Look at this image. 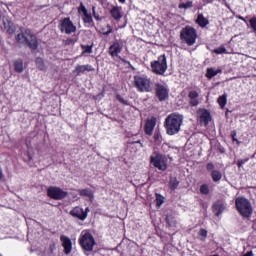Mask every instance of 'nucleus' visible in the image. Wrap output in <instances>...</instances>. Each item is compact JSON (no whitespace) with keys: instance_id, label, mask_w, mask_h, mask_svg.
<instances>
[{"instance_id":"f257e3e1","label":"nucleus","mask_w":256,"mask_h":256,"mask_svg":"<svg viewBox=\"0 0 256 256\" xmlns=\"http://www.w3.org/2000/svg\"><path fill=\"white\" fill-rule=\"evenodd\" d=\"M183 125V115L172 113L168 115L164 122L167 135H177Z\"/></svg>"},{"instance_id":"f03ea898","label":"nucleus","mask_w":256,"mask_h":256,"mask_svg":"<svg viewBox=\"0 0 256 256\" xmlns=\"http://www.w3.org/2000/svg\"><path fill=\"white\" fill-rule=\"evenodd\" d=\"M16 41L20 45H28V47H30V49H32L33 51H35V49L39 47L37 36L34 35L29 29H26L25 31L17 34Z\"/></svg>"},{"instance_id":"7ed1b4c3","label":"nucleus","mask_w":256,"mask_h":256,"mask_svg":"<svg viewBox=\"0 0 256 256\" xmlns=\"http://www.w3.org/2000/svg\"><path fill=\"white\" fill-rule=\"evenodd\" d=\"M235 205L238 213H240L242 217L249 218L251 217V215H253V206L251 205V202L247 198H236Z\"/></svg>"},{"instance_id":"20e7f679","label":"nucleus","mask_w":256,"mask_h":256,"mask_svg":"<svg viewBox=\"0 0 256 256\" xmlns=\"http://www.w3.org/2000/svg\"><path fill=\"white\" fill-rule=\"evenodd\" d=\"M180 39L189 47L195 45L197 41V30L191 26L184 27L180 32Z\"/></svg>"},{"instance_id":"39448f33","label":"nucleus","mask_w":256,"mask_h":256,"mask_svg":"<svg viewBox=\"0 0 256 256\" xmlns=\"http://www.w3.org/2000/svg\"><path fill=\"white\" fill-rule=\"evenodd\" d=\"M134 85L140 93H151L153 87L151 86V79L147 76H135Z\"/></svg>"},{"instance_id":"423d86ee","label":"nucleus","mask_w":256,"mask_h":256,"mask_svg":"<svg viewBox=\"0 0 256 256\" xmlns=\"http://www.w3.org/2000/svg\"><path fill=\"white\" fill-rule=\"evenodd\" d=\"M150 163L159 171H167V156L157 151L150 156Z\"/></svg>"},{"instance_id":"0eeeda50","label":"nucleus","mask_w":256,"mask_h":256,"mask_svg":"<svg viewBox=\"0 0 256 256\" xmlns=\"http://www.w3.org/2000/svg\"><path fill=\"white\" fill-rule=\"evenodd\" d=\"M79 243L82 249H84L86 253H89L93 251V247H95V238H93V235H91V233L83 231L80 235Z\"/></svg>"},{"instance_id":"6e6552de","label":"nucleus","mask_w":256,"mask_h":256,"mask_svg":"<svg viewBox=\"0 0 256 256\" xmlns=\"http://www.w3.org/2000/svg\"><path fill=\"white\" fill-rule=\"evenodd\" d=\"M152 72L156 75H165L167 71V57L161 55L157 60L151 62Z\"/></svg>"},{"instance_id":"1a4fd4ad","label":"nucleus","mask_w":256,"mask_h":256,"mask_svg":"<svg viewBox=\"0 0 256 256\" xmlns=\"http://www.w3.org/2000/svg\"><path fill=\"white\" fill-rule=\"evenodd\" d=\"M61 33H66V35H71V33H75L77 31V26L73 24L71 18L66 17L62 19L58 25Z\"/></svg>"},{"instance_id":"9d476101","label":"nucleus","mask_w":256,"mask_h":256,"mask_svg":"<svg viewBox=\"0 0 256 256\" xmlns=\"http://www.w3.org/2000/svg\"><path fill=\"white\" fill-rule=\"evenodd\" d=\"M47 195L50 199H55L56 201H61L67 197V192L63 189L55 186H51L47 189Z\"/></svg>"},{"instance_id":"9b49d317","label":"nucleus","mask_w":256,"mask_h":256,"mask_svg":"<svg viewBox=\"0 0 256 256\" xmlns=\"http://www.w3.org/2000/svg\"><path fill=\"white\" fill-rule=\"evenodd\" d=\"M123 47H125V44H123V40H115L109 47V55L113 58L119 57V53L123 51Z\"/></svg>"},{"instance_id":"f8f14e48","label":"nucleus","mask_w":256,"mask_h":256,"mask_svg":"<svg viewBox=\"0 0 256 256\" xmlns=\"http://www.w3.org/2000/svg\"><path fill=\"white\" fill-rule=\"evenodd\" d=\"M156 97H158L159 101H167L169 99V88L163 84H157Z\"/></svg>"},{"instance_id":"ddd939ff","label":"nucleus","mask_w":256,"mask_h":256,"mask_svg":"<svg viewBox=\"0 0 256 256\" xmlns=\"http://www.w3.org/2000/svg\"><path fill=\"white\" fill-rule=\"evenodd\" d=\"M70 215L76 219H79L80 221H85V219H87V212H85V210H83V208L80 206L74 207L70 211Z\"/></svg>"},{"instance_id":"4468645a","label":"nucleus","mask_w":256,"mask_h":256,"mask_svg":"<svg viewBox=\"0 0 256 256\" xmlns=\"http://www.w3.org/2000/svg\"><path fill=\"white\" fill-rule=\"evenodd\" d=\"M60 241L62 243V247H64L65 255H69L71 251H73V242H71V238L65 235H62L60 237Z\"/></svg>"},{"instance_id":"2eb2a0df","label":"nucleus","mask_w":256,"mask_h":256,"mask_svg":"<svg viewBox=\"0 0 256 256\" xmlns=\"http://www.w3.org/2000/svg\"><path fill=\"white\" fill-rule=\"evenodd\" d=\"M155 125H157V118L155 117H152L146 121V124H145L146 135H153Z\"/></svg>"},{"instance_id":"dca6fc26","label":"nucleus","mask_w":256,"mask_h":256,"mask_svg":"<svg viewBox=\"0 0 256 256\" xmlns=\"http://www.w3.org/2000/svg\"><path fill=\"white\" fill-rule=\"evenodd\" d=\"M188 98L190 99L189 104L191 107H197V105H199V93L197 91H190Z\"/></svg>"},{"instance_id":"f3484780","label":"nucleus","mask_w":256,"mask_h":256,"mask_svg":"<svg viewBox=\"0 0 256 256\" xmlns=\"http://www.w3.org/2000/svg\"><path fill=\"white\" fill-rule=\"evenodd\" d=\"M213 211H214L216 217H219V215H222L223 211H225V204H223V202H221V201L214 203Z\"/></svg>"},{"instance_id":"a211bd4d","label":"nucleus","mask_w":256,"mask_h":256,"mask_svg":"<svg viewBox=\"0 0 256 256\" xmlns=\"http://www.w3.org/2000/svg\"><path fill=\"white\" fill-rule=\"evenodd\" d=\"M110 15L113 17V19H115V21H121V18L123 17V15H121V8H119V6H114L110 10Z\"/></svg>"},{"instance_id":"6ab92c4d","label":"nucleus","mask_w":256,"mask_h":256,"mask_svg":"<svg viewBox=\"0 0 256 256\" xmlns=\"http://www.w3.org/2000/svg\"><path fill=\"white\" fill-rule=\"evenodd\" d=\"M85 71H88V72L95 71V68H93V66L89 64L76 66L77 75H81L85 73Z\"/></svg>"},{"instance_id":"aec40b11","label":"nucleus","mask_w":256,"mask_h":256,"mask_svg":"<svg viewBox=\"0 0 256 256\" xmlns=\"http://www.w3.org/2000/svg\"><path fill=\"white\" fill-rule=\"evenodd\" d=\"M4 28L6 29L7 33L13 35L15 33V24L11 20H4L3 21Z\"/></svg>"},{"instance_id":"412c9836","label":"nucleus","mask_w":256,"mask_h":256,"mask_svg":"<svg viewBox=\"0 0 256 256\" xmlns=\"http://www.w3.org/2000/svg\"><path fill=\"white\" fill-rule=\"evenodd\" d=\"M196 23L197 25H199V27H202V29H204V27H207V25H209V19H207L203 14H198Z\"/></svg>"},{"instance_id":"4be33fe9","label":"nucleus","mask_w":256,"mask_h":256,"mask_svg":"<svg viewBox=\"0 0 256 256\" xmlns=\"http://www.w3.org/2000/svg\"><path fill=\"white\" fill-rule=\"evenodd\" d=\"M211 121V114L209 111L204 110L200 114V122L203 123L204 125H209V122Z\"/></svg>"},{"instance_id":"5701e85b","label":"nucleus","mask_w":256,"mask_h":256,"mask_svg":"<svg viewBox=\"0 0 256 256\" xmlns=\"http://www.w3.org/2000/svg\"><path fill=\"white\" fill-rule=\"evenodd\" d=\"M79 194L81 197H87L90 201H93L95 195L93 194V190L91 189H82L79 190Z\"/></svg>"},{"instance_id":"b1692460","label":"nucleus","mask_w":256,"mask_h":256,"mask_svg":"<svg viewBox=\"0 0 256 256\" xmlns=\"http://www.w3.org/2000/svg\"><path fill=\"white\" fill-rule=\"evenodd\" d=\"M219 73H221V69L208 68L206 72V77L208 79H213V77H216V75H219Z\"/></svg>"},{"instance_id":"393cba45","label":"nucleus","mask_w":256,"mask_h":256,"mask_svg":"<svg viewBox=\"0 0 256 256\" xmlns=\"http://www.w3.org/2000/svg\"><path fill=\"white\" fill-rule=\"evenodd\" d=\"M14 70L16 71V73H23L24 68L22 59H17L14 61Z\"/></svg>"},{"instance_id":"a878e982","label":"nucleus","mask_w":256,"mask_h":256,"mask_svg":"<svg viewBox=\"0 0 256 256\" xmlns=\"http://www.w3.org/2000/svg\"><path fill=\"white\" fill-rule=\"evenodd\" d=\"M211 177L214 183H219V181H221V179L223 178V174H221V172L218 170H213L211 173Z\"/></svg>"},{"instance_id":"bb28decb","label":"nucleus","mask_w":256,"mask_h":256,"mask_svg":"<svg viewBox=\"0 0 256 256\" xmlns=\"http://www.w3.org/2000/svg\"><path fill=\"white\" fill-rule=\"evenodd\" d=\"M81 49H82V55H91V53H93V44L91 45H81Z\"/></svg>"},{"instance_id":"cd10ccee","label":"nucleus","mask_w":256,"mask_h":256,"mask_svg":"<svg viewBox=\"0 0 256 256\" xmlns=\"http://www.w3.org/2000/svg\"><path fill=\"white\" fill-rule=\"evenodd\" d=\"M165 203V197L161 194H156V205L157 207H161Z\"/></svg>"},{"instance_id":"c85d7f7f","label":"nucleus","mask_w":256,"mask_h":256,"mask_svg":"<svg viewBox=\"0 0 256 256\" xmlns=\"http://www.w3.org/2000/svg\"><path fill=\"white\" fill-rule=\"evenodd\" d=\"M83 21L84 23L91 25V23H93V16H91L89 12H86V14H84Z\"/></svg>"},{"instance_id":"c756f323","label":"nucleus","mask_w":256,"mask_h":256,"mask_svg":"<svg viewBox=\"0 0 256 256\" xmlns=\"http://www.w3.org/2000/svg\"><path fill=\"white\" fill-rule=\"evenodd\" d=\"M218 104L222 108L225 107V105H227V95L226 94H224L218 98Z\"/></svg>"},{"instance_id":"7c9ffc66","label":"nucleus","mask_w":256,"mask_h":256,"mask_svg":"<svg viewBox=\"0 0 256 256\" xmlns=\"http://www.w3.org/2000/svg\"><path fill=\"white\" fill-rule=\"evenodd\" d=\"M177 187H179V181L177 180V178H170V188L175 191V189H177Z\"/></svg>"},{"instance_id":"2f4dec72","label":"nucleus","mask_w":256,"mask_h":256,"mask_svg":"<svg viewBox=\"0 0 256 256\" xmlns=\"http://www.w3.org/2000/svg\"><path fill=\"white\" fill-rule=\"evenodd\" d=\"M180 9H191L193 7V1H188L186 3H181L178 6Z\"/></svg>"},{"instance_id":"473e14b6","label":"nucleus","mask_w":256,"mask_h":256,"mask_svg":"<svg viewBox=\"0 0 256 256\" xmlns=\"http://www.w3.org/2000/svg\"><path fill=\"white\" fill-rule=\"evenodd\" d=\"M200 193H202V195H209V185L203 184L200 187Z\"/></svg>"},{"instance_id":"72a5a7b5","label":"nucleus","mask_w":256,"mask_h":256,"mask_svg":"<svg viewBox=\"0 0 256 256\" xmlns=\"http://www.w3.org/2000/svg\"><path fill=\"white\" fill-rule=\"evenodd\" d=\"M213 53H215L216 55H222V53H227V49L221 46L219 48L214 49Z\"/></svg>"},{"instance_id":"f704fd0d","label":"nucleus","mask_w":256,"mask_h":256,"mask_svg":"<svg viewBox=\"0 0 256 256\" xmlns=\"http://www.w3.org/2000/svg\"><path fill=\"white\" fill-rule=\"evenodd\" d=\"M36 65L40 69V71H43V69H45V64L43 63L42 58H36Z\"/></svg>"},{"instance_id":"c9c22d12","label":"nucleus","mask_w":256,"mask_h":256,"mask_svg":"<svg viewBox=\"0 0 256 256\" xmlns=\"http://www.w3.org/2000/svg\"><path fill=\"white\" fill-rule=\"evenodd\" d=\"M249 23H250L251 29H253V31L256 33V17H252L249 20Z\"/></svg>"},{"instance_id":"e433bc0d","label":"nucleus","mask_w":256,"mask_h":256,"mask_svg":"<svg viewBox=\"0 0 256 256\" xmlns=\"http://www.w3.org/2000/svg\"><path fill=\"white\" fill-rule=\"evenodd\" d=\"M78 13H83V15L88 13L87 8L83 3L80 4V7L78 8Z\"/></svg>"},{"instance_id":"4c0bfd02","label":"nucleus","mask_w":256,"mask_h":256,"mask_svg":"<svg viewBox=\"0 0 256 256\" xmlns=\"http://www.w3.org/2000/svg\"><path fill=\"white\" fill-rule=\"evenodd\" d=\"M116 99H118V101L120 102V103H122V105H129V101H127V100H125L121 95H117L116 96Z\"/></svg>"},{"instance_id":"58836bf2","label":"nucleus","mask_w":256,"mask_h":256,"mask_svg":"<svg viewBox=\"0 0 256 256\" xmlns=\"http://www.w3.org/2000/svg\"><path fill=\"white\" fill-rule=\"evenodd\" d=\"M95 6L92 7V13H93V17L94 19H96V21H101V17L99 16V14H97V12L95 11Z\"/></svg>"},{"instance_id":"ea45409f","label":"nucleus","mask_w":256,"mask_h":256,"mask_svg":"<svg viewBox=\"0 0 256 256\" xmlns=\"http://www.w3.org/2000/svg\"><path fill=\"white\" fill-rule=\"evenodd\" d=\"M55 249H57V246L55 245V243H51L49 245L50 255H53V253H55Z\"/></svg>"},{"instance_id":"a19ab883","label":"nucleus","mask_w":256,"mask_h":256,"mask_svg":"<svg viewBox=\"0 0 256 256\" xmlns=\"http://www.w3.org/2000/svg\"><path fill=\"white\" fill-rule=\"evenodd\" d=\"M111 33H113V28H111V25H107V31L103 32V35H111Z\"/></svg>"},{"instance_id":"79ce46f5","label":"nucleus","mask_w":256,"mask_h":256,"mask_svg":"<svg viewBox=\"0 0 256 256\" xmlns=\"http://www.w3.org/2000/svg\"><path fill=\"white\" fill-rule=\"evenodd\" d=\"M199 235H200V237H203V239H205L207 237V230L206 229H200Z\"/></svg>"},{"instance_id":"37998d69","label":"nucleus","mask_w":256,"mask_h":256,"mask_svg":"<svg viewBox=\"0 0 256 256\" xmlns=\"http://www.w3.org/2000/svg\"><path fill=\"white\" fill-rule=\"evenodd\" d=\"M154 141H156V143H161V134L155 133L154 134Z\"/></svg>"},{"instance_id":"c03bdc74","label":"nucleus","mask_w":256,"mask_h":256,"mask_svg":"<svg viewBox=\"0 0 256 256\" xmlns=\"http://www.w3.org/2000/svg\"><path fill=\"white\" fill-rule=\"evenodd\" d=\"M247 159L244 160H238L237 165L239 168L243 167V165H245L247 163Z\"/></svg>"},{"instance_id":"a18cd8bd","label":"nucleus","mask_w":256,"mask_h":256,"mask_svg":"<svg viewBox=\"0 0 256 256\" xmlns=\"http://www.w3.org/2000/svg\"><path fill=\"white\" fill-rule=\"evenodd\" d=\"M207 171H213V169H215V164L214 163H208L207 166Z\"/></svg>"},{"instance_id":"49530a36","label":"nucleus","mask_w":256,"mask_h":256,"mask_svg":"<svg viewBox=\"0 0 256 256\" xmlns=\"http://www.w3.org/2000/svg\"><path fill=\"white\" fill-rule=\"evenodd\" d=\"M166 221H167V223H168V225H169L170 227H173V226L175 225V222H174L173 220H171L170 217H167V218H166Z\"/></svg>"},{"instance_id":"de8ad7c7","label":"nucleus","mask_w":256,"mask_h":256,"mask_svg":"<svg viewBox=\"0 0 256 256\" xmlns=\"http://www.w3.org/2000/svg\"><path fill=\"white\" fill-rule=\"evenodd\" d=\"M238 19H240V21H244V23L247 24V19H245V17H243V16H238Z\"/></svg>"},{"instance_id":"09e8293b","label":"nucleus","mask_w":256,"mask_h":256,"mask_svg":"<svg viewBox=\"0 0 256 256\" xmlns=\"http://www.w3.org/2000/svg\"><path fill=\"white\" fill-rule=\"evenodd\" d=\"M0 181H3V170L0 169Z\"/></svg>"},{"instance_id":"8fccbe9b","label":"nucleus","mask_w":256,"mask_h":256,"mask_svg":"<svg viewBox=\"0 0 256 256\" xmlns=\"http://www.w3.org/2000/svg\"><path fill=\"white\" fill-rule=\"evenodd\" d=\"M119 59H120L121 61H123V63H129V61L123 59L121 56H119Z\"/></svg>"},{"instance_id":"3c124183","label":"nucleus","mask_w":256,"mask_h":256,"mask_svg":"<svg viewBox=\"0 0 256 256\" xmlns=\"http://www.w3.org/2000/svg\"><path fill=\"white\" fill-rule=\"evenodd\" d=\"M203 3H213V0H203Z\"/></svg>"},{"instance_id":"603ef678","label":"nucleus","mask_w":256,"mask_h":256,"mask_svg":"<svg viewBox=\"0 0 256 256\" xmlns=\"http://www.w3.org/2000/svg\"><path fill=\"white\" fill-rule=\"evenodd\" d=\"M84 213H86V218H87V215H88V213H89V207H87V208L85 209Z\"/></svg>"},{"instance_id":"864d4df0","label":"nucleus","mask_w":256,"mask_h":256,"mask_svg":"<svg viewBox=\"0 0 256 256\" xmlns=\"http://www.w3.org/2000/svg\"><path fill=\"white\" fill-rule=\"evenodd\" d=\"M119 3H125L126 0H118Z\"/></svg>"},{"instance_id":"5fc2aeb1","label":"nucleus","mask_w":256,"mask_h":256,"mask_svg":"<svg viewBox=\"0 0 256 256\" xmlns=\"http://www.w3.org/2000/svg\"><path fill=\"white\" fill-rule=\"evenodd\" d=\"M67 41H68V43H73V39H69Z\"/></svg>"},{"instance_id":"6e6d98bb","label":"nucleus","mask_w":256,"mask_h":256,"mask_svg":"<svg viewBox=\"0 0 256 256\" xmlns=\"http://www.w3.org/2000/svg\"><path fill=\"white\" fill-rule=\"evenodd\" d=\"M135 143H140V144H141V140H138V141H136Z\"/></svg>"},{"instance_id":"4d7b16f0","label":"nucleus","mask_w":256,"mask_h":256,"mask_svg":"<svg viewBox=\"0 0 256 256\" xmlns=\"http://www.w3.org/2000/svg\"><path fill=\"white\" fill-rule=\"evenodd\" d=\"M0 19H1V15H0Z\"/></svg>"}]
</instances>
